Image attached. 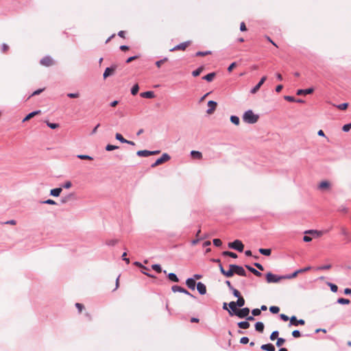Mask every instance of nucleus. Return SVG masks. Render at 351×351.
<instances>
[{
    "mask_svg": "<svg viewBox=\"0 0 351 351\" xmlns=\"http://www.w3.org/2000/svg\"><path fill=\"white\" fill-rule=\"evenodd\" d=\"M40 63L45 66H50L54 64L53 60L49 56L43 58L40 60Z\"/></svg>",
    "mask_w": 351,
    "mask_h": 351,
    "instance_id": "nucleus-8",
    "label": "nucleus"
},
{
    "mask_svg": "<svg viewBox=\"0 0 351 351\" xmlns=\"http://www.w3.org/2000/svg\"><path fill=\"white\" fill-rule=\"evenodd\" d=\"M40 111H33L32 112L29 113L28 115H27L23 119V122H25L35 117L36 115L38 114Z\"/></svg>",
    "mask_w": 351,
    "mask_h": 351,
    "instance_id": "nucleus-19",
    "label": "nucleus"
},
{
    "mask_svg": "<svg viewBox=\"0 0 351 351\" xmlns=\"http://www.w3.org/2000/svg\"><path fill=\"white\" fill-rule=\"evenodd\" d=\"M313 91V88H307V89H300V90H298L297 95H300L302 94H310V93H312Z\"/></svg>",
    "mask_w": 351,
    "mask_h": 351,
    "instance_id": "nucleus-22",
    "label": "nucleus"
},
{
    "mask_svg": "<svg viewBox=\"0 0 351 351\" xmlns=\"http://www.w3.org/2000/svg\"><path fill=\"white\" fill-rule=\"evenodd\" d=\"M330 186L331 184L329 181L324 180L319 184L318 189L322 191H328L330 190Z\"/></svg>",
    "mask_w": 351,
    "mask_h": 351,
    "instance_id": "nucleus-9",
    "label": "nucleus"
},
{
    "mask_svg": "<svg viewBox=\"0 0 351 351\" xmlns=\"http://www.w3.org/2000/svg\"><path fill=\"white\" fill-rule=\"evenodd\" d=\"M154 96V93L153 91H147L141 93V97L143 98H152Z\"/></svg>",
    "mask_w": 351,
    "mask_h": 351,
    "instance_id": "nucleus-23",
    "label": "nucleus"
},
{
    "mask_svg": "<svg viewBox=\"0 0 351 351\" xmlns=\"http://www.w3.org/2000/svg\"><path fill=\"white\" fill-rule=\"evenodd\" d=\"M77 157L82 160H93V158L88 155H78Z\"/></svg>",
    "mask_w": 351,
    "mask_h": 351,
    "instance_id": "nucleus-54",
    "label": "nucleus"
},
{
    "mask_svg": "<svg viewBox=\"0 0 351 351\" xmlns=\"http://www.w3.org/2000/svg\"><path fill=\"white\" fill-rule=\"evenodd\" d=\"M190 41H186L176 45L173 48L171 49V51L176 50H184L190 44Z\"/></svg>",
    "mask_w": 351,
    "mask_h": 351,
    "instance_id": "nucleus-10",
    "label": "nucleus"
},
{
    "mask_svg": "<svg viewBox=\"0 0 351 351\" xmlns=\"http://www.w3.org/2000/svg\"><path fill=\"white\" fill-rule=\"evenodd\" d=\"M337 302L341 304H348L350 303V300L346 298H339Z\"/></svg>",
    "mask_w": 351,
    "mask_h": 351,
    "instance_id": "nucleus-39",
    "label": "nucleus"
},
{
    "mask_svg": "<svg viewBox=\"0 0 351 351\" xmlns=\"http://www.w3.org/2000/svg\"><path fill=\"white\" fill-rule=\"evenodd\" d=\"M186 284L189 288L191 289H195V280L193 278H188L186 281Z\"/></svg>",
    "mask_w": 351,
    "mask_h": 351,
    "instance_id": "nucleus-18",
    "label": "nucleus"
},
{
    "mask_svg": "<svg viewBox=\"0 0 351 351\" xmlns=\"http://www.w3.org/2000/svg\"><path fill=\"white\" fill-rule=\"evenodd\" d=\"M223 275H224L225 276L228 277V278H230L232 277L233 275H234V270L233 269H230L228 271H224V273L223 274Z\"/></svg>",
    "mask_w": 351,
    "mask_h": 351,
    "instance_id": "nucleus-35",
    "label": "nucleus"
},
{
    "mask_svg": "<svg viewBox=\"0 0 351 351\" xmlns=\"http://www.w3.org/2000/svg\"><path fill=\"white\" fill-rule=\"evenodd\" d=\"M138 90H139L138 85V84L134 85L133 87L131 89L132 95H136L138 93Z\"/></svg>",
    "mask_w": 351,
    "mask_h": 351,
    "instance_id": "nucleus-36",
    "label": "nucleus"
},
{
    "mask_svg": "<svg viewBox=\"0 0 351 351\" xmlns=\"http://www.w3.org/2000/svg\"><path fill=\"white\" fill-rule=\"evenodd\" d=\"M250 313V309L249 308H243L241 309H238L236 312V315L238 316L240 318H244L249 315Z\"/></svg>",
    "mask_w": 351,
    "mask_h": 351,
    "instance_id": "nucleus-7",
    "label": "nucleus"
},
{
    "mask_svg": "<svg viewBox=\"0 0 351 351\" xmlns=\"http://www.w3.org/2000/svg\"><path fill=\"white\" fill-rule=\"evenodd\" d=\"M351 129V123L348 124H346L343 126L342 130L343 132H348Z\"/></svg>",
    "mask_w": 351,
    "mask_h": 351,
    "instance_id": "nucleus-55",
    "label": "nucleus"
},
{
    "mask_svg": "<svg viewBox=\"0 0 351 351\" xmlns=\"http://www.w3.org/2000/svg\"><path fill=\"white\" fill-rule=\"evenodd\" d=\"M119 147L118 146H116V145H108L106 147V151H112L114 149H118Z\"/></svg>",
    "mask_w": 351,
    "mask_h": 351,
    "instance_id": "nucleus-48",
    "label": "nucleus"
},
{
    "mask_svg": "<svg viewBox=\"0 0 351 351\" xmlns=\"http://www.w3.org/2000/svg\"><path fill=\"white\" fill-rule=\"evenodd\" d=\"M236 303L238 306L241 307V306H244V304H245V300L242 296L239 297Z\"/></svg>",
    "mask_w": 351,
    "mask_h": 351,
    "instance_id": "nucleus-34",
    "label": "nucleus"
},
{
    "mask_svg": "<svg viewBox=\"0 0 351 351\" xmlns=\"http://www.w3.org/2000/svg\"><path fill=\"white\" fill-rule=\"evenodd\" d=\"M232 291L233 295L235 297H237L238 298H239V297H241V295L240 292L237 289L233 288V289H232Z\"/></svg>",
    "mask_w": 351,
    "mask_h": 351,
    "instance_id": "nucleus-59",
    "label": "nucleus"
},
{
    "mask_svg": "<svg viewBox=\"0 0 351 351\" xmlns=\"http://www.w3.org/2000/svg\"><path fill=\"white\" fill-rule=\"evenodd\" d=\"M170 158V156L168 154L165 153L160 158H158L156 162L151 165V167L152 168H155L156 167L169 161Z\"/></svg>",
    "mask_w": 351,
    "mask_h": 351,
    "instance_id": "nucleus-3",
    "label": "nucleus"
},
{
    "mask_svg": "<svg viewBox=\"0 0 351 351\" xmlns=\"http://www.w3.org/2000/svg\"><path fill=\"white\" fill-rule=\"evenodd\" d=\"M229 306L230 308V309L234 313V314H236V312L238 310L237 306V303L235 302H230L229 303Z\"/></svg>",
    "mask_w": 351,
    "mask_h": 351,
    "instance_id": "nucleus-32",
    "label": "nucleus"
},
{
    "mask_svg": "<svg viewBox=\"0 0 351 351\" xmlns=\"http://www.w3.org/2000/svg\"><path fill=\"white\" fill-rule=\"evenodd\" d=\"M292 335L295 338H298L301 336L300 332L298 330H293L292 332Z\"/></svg>",
    "mask_w": 351,
    "mask_h": 351,
    "instance_id": "nucleus-58",
    "label": "nucleus"
},
{
    "mask_svg": "<svg viewBox=\"0 0 351 351\" xmlns=\"http://www.w3.org/2000/svg\"><path fill=\"white\" fill-rule=\"evenodd\" d=\"M44 90H45V88H40V89H38V90H35L34 92H33V93L31 95V96H34V95H39V94H40V93H41Z\"/></svg>",
    "mask_w": 351,
    "mask_h": 351,
    "instance_id": "nucleus-63",
    "label": "nucleus"
},
{
    "mask_svg": "<svg viewBox=\"0 0 351 351\" xmlns=\"http://www.w3.org/2000/svg\"><path fill=\"white\" fill-rule=\"evenodd\" d=\"M258 251L261 254L265 256H269L271 253V250L270 249L260 248Z\"/></svg>",
    "mask_w": 351,
    "mask_h": 351,
    "instance_id": "nucleus-30",
    "label": "nucleus"
},
{
    "mask_svg": "<svg viewBox=\"0 0 351 351\" xmlns=\"http://www.w3.org/2000/svg\"><path fill=\"white\" fill-rule=\"evenodd\" d=\"M266 79H267V77L266 76H263L259 82L253 88L251 89L250 93L252 94H255L259 90V88L263 84V83L265 82Z\"/></svg>",
    "mask_w": 351,
    "mask_h": 351,
    "instance_id": "nucleus-12",
    "label": "nucleus"
},
{
    "mask_svg": "<svg viewBox=\"0 0 351 351\" xmlns=\"http://www.w3.org/2000/svg\"><path fill=\"white\" fill-rule=\"evenodd\" d=\"M285 342V339H283V338H278L277 339V341H276V346L278 347H280V346H282Z\"/></svg>",
    "mask_w": 351,
    "mask_h": 351,
    "instance_id": "nucleus-46",
    "label": "nucleus"
},
{
    "mask_svg": "<svg viewBox=\"0 0 351 351\" xmlns=\"http://www.w3.org/2000/svg\"><path fill=\"white\" fill-rule=\"evenodd\" d=\"M259 115L254 113V111H245L243 116V119L247 123H255L258 121Z\"/></svg>",
    "mask_w": 351,
    "mask_h": 351,
    "instance_id": "nucleus-1",
    "label": "nucleus"
},
{
    "mask_svg": "<svg viewBox=\"0 0 351 351\" xmlns=\"http://www.w3.org/2000/svg\"><path fill=\"white\" fill-rule=\"evenodd\" d=\"M278 331H274L271 335H270V339L271 341H274L276 339H278Z\"/></svg>",
    "mask_w": 351,
    "mask_h": 351,
    "instance_id": "nucleus-47",
    "label": "nucleus"
},
{
    "mask_svg": "<svg viewBox=\"0 0 351 351\" xmlns=\"http://www.w3.org/2000/svg\"><path fill=\"white\" fill-rule=\"evenodd\" d=\"M256 330L259 332H263L264 330V324L263 322H258L255 324Z\"/></svg>",
    "mask_w": 351,
    "mask_h": 351,
    "instance_id": "nucleus-24",
    "label": "nucleus"
},
{
    "mask_svg": "<svg viewBox=\"0 0 351 351\" xmlns=\"http://www.w3.org/2000/svg\"><path fill=\"white\" fill-rule=\"evenodd\" d=\"M348 106V103H343V104H341L339 105H338L337 107L339 109V110H346Z\"/></svg>",
    "mask_w": 351,
    "mask_h": 351,
    "instance_id": "nucleus-52",
    "label": "nucleus"
},
{
    "mask_svg": "<svg viewBox=\"0 0 351 351\" xmlns=\"http://www.w3.org/2000/svg\"><path fill=\"white\" fill-rule=\"evenodd\" d=\"M197 289L199 293L202 295H204L206 293V287L202 282H198L197 284Z\"/></svg>",
    "mask_w": 351,
    "mask_h": 351,
    "instance_id": "nucleus-15",
    "label": "nucleus"
},
{
    "mask_svg": "<svg viewBox=\"0 0 351 351\" xmlns=\"http://www.w3.org/2000/svg\"><path fill=\"white\" fill-rule=\"evenodd\" d=\"M191 154V156L193 158H197V159H199V160L202 158V153L198 152V151H192Z\"/></svg>",
    "mask_w": 351,
    "mask_h": 351,
    "instance_id": "nucleus-25",
    "label": "nucleus"
},
{
    "mask_svg": "<svg viewBox=\"0 0 351 351\" xmlns=\"http://www.w3.org/2000/svg\"><path fill=\"white\" fill-rule=\"evenodd\" d=\"M252 313L254 316H258L261 315V311L259 308H254L252 310Z\"/></svg>",
    "mask_w": 351,
    "mask_h": 351,
    "instance_id": "nucleus-56",
    "label": "nucleus"
},
{
    "mask_svg": "<svg viewBox=\"0 0 351 351\" xmlns=\"http://www.w3.org/2000/svg\"><path fill=\"white\" fill-rule=\"evenodd\" d=\"M62 191V188H56L50 191V194L54 197H58Z\"/></svg>",
    "mask_w": 351,
    "mask_h": 351,
    "instance_id": "nucleus-20",
    "label": "nucleus"
},
{
    "mask_svg": "<svg viewBox=\"0 0 351 351\" xmlns=\"http://www.w3.org/2000/svg\"><path fill=\"white\" fill-rule=\"evenodd\" d=\"M45 122H46L47 125L51 129H56V128H59V124H58V123H50L48 121H46Z\"/></svg>",
    "mask_w": 351,
    "mask_h": 351,
    "instance_id": "nucleus-40",
    "label": "nucleus"
},
{
    "mask_svg": "<svg viewBox=\"0 0 351 351\" xmlns=\"http://www.w3.org/2000/svg\"><path fill=\"white\" fill-rule=\"evenodd\" d=\"M75 306L78 309L79 313H81L82 310L84 308V305L81 303H76Z\"/></svg>",
    "mask_w": 351,
    "mask_h": 351,
    "instance_id": "nucleus-57",
    "label": "nucleus"
},
{
    "mask_svg": "<svg viewBox=\"0 0 351 351\" xmlns=\"http://www.w3.org/2000/svg\"><path fill=\"white\" fill-rule=\"evenodd\" d=\"M168 278L170 280L173 281V282H178L179 281V279L177 277V276L173 274V273H170L168 274Z\"/></svg>",
    "mask_w": 351,
    "mask_h": 351,
    "instance_id": "nucleus-31",
    "label": "nucleus"
},
{
    "mask_svg": "<svg viewBox=\"0 0 351 351\" xmlns=\"http://www.w3.org/2000/svg\"><path fill=\"white\" fill-rule=\"evenodd\" d=\"M311 269V267L308 266V267H306L304 268L300 269L298 270H299L300 273L301 274V273H304V272L308 271H309Z\"/></svg>",
    "mask_w": 351,
    "mask_h": 351,
    "instance_id": "nucleus-62",
    "label": "nucleus"
},
{
    "mask_svg": "<svg viewBox=\"0 0 351 351\" xmlns=\"http://www.w3.org/2000/svg\"><path fill=\"white\" fill-rule=\"evenodd\" d=\"M171 290L173 291V292H180V293H184L186 295H189L190 296H193L187 290H186L185 289L180 287V286H178V285H174L171 287Z\"/></svg>",
    "mask_w": 351,
    "mask_h": 351,
    "instance_id": "nucleus-14",
    "label": "nucleus"
},
{
    "mask_svg": "<svg viewBox=\"0 0 351 351\" xmlns=\"http://www.w3.org/2000/svg\"><path fill=\"white\" fill-rule=\"evenodd\" d=\"M213 244L217 247H219L222 244V242L219 239H213Z\"/></svg>",
    "mask_w": 351,
    "mask_h": 351,
    "instance_id": "nucleus-51",
    "label": "nucleus"
},
{
    "mask_svg": "<svg viewBox=\"0 0 351 351\" xmlns=\"http://www.w3.org/2000/svg\"><path fill=\"white\" fill-rule=\"evenodd\" d=\"M230 121L232 123H233L234 124H235L237 125L239 124V118L238 117L232 116L230 117Z\"/></svg>",
    "mask_w": 351,
    "mask_h": 351,
    "instance_id": "nucleus-38",
    "label": "nucleus"
},
{
    "mask_svg": "<svg viewBox=\"0 0 351 351\" xmlns=\"http://www.w3.org/2000/svg\"><path fill=\"white\" fill-rule=\"evenodd\" d=\"M118 243L117 239H110L106 241V244L108 245H114Z\"/></svg>",
    "mask_w": 351,
    "mask_h": 351,
    "instance_id": "nucleus-49",
    "label": "nucleus"
},
{
    "mask_svg": "<svg viewBox=\"0 0 351 351\" xmlns=\"http://www.w3.org/2000/svg\"><path fill=\"white\" fill-rule=\"evenodd\" d=\"M215 76V73H210L205 76L203 77V79L208 81L211 82L213 81L214 77Z\"/></svg>",
    "mask_w": 351,
    "mask_h": 351,
    "instance_id": "nucleus-28",
    "label": "nucleus"
},
{
    "mask_svg": "<svg viewBox=\"0 0 351 351\" xmlns=\"http://www.w3.org/2000/svg\"><path fill=\"white\" fill-rule=\"evenodd\" d=\"M261 349L267 351H275V347L271 343L262 345Z\"/></svg>",
    "mask_w": 351,
    "mask_h": 351,
    "instance_id": "nucleus-17",
    "label": "nucleus"
},
{
    "mask_svg": "<svg viewBox=\"0 0 351 351\" xmlns=\"http://www.w3.org/2000/svg\"><path fill=\"white\" fill-rule=\"evenodd\" d=\"M229 267H230V269H233L234 274H237L241 276H246V272H245V269L241 266H239L237 265H230Z\"/></svg>",
    "mask_w": 351,
    "mask_h": 351,
    "instance_id": "nucleus-5",
    "label": "nucleus"
},
{
    "mask_svg": "<svg viewBox=\"0 0 351 351\" xmlns=\"http://www.w3.org/2000/svg\"><path fill=\"white\" fill-rule=\"evenodd\" d=\"M202 71V68H201V67L198 68L192 72V75L194 77H197V76L199 75V74L201 73Z\"/></svg>",
    "mask_w": 351,
    "mask_h": 351,
    "instance_id": "nucleus-45",
    "label": "nucleus"
},
{
    "mask_svg": "<svg viewBox=\"0 0 351 351\" xmlns=\"http://www.w3.org/2000/svg\"><path fill=\"white\" fill-rule=\"evenodd\" d=\"M43 204H51V205H54L56 204V202L53 199H49L46 201H44L42 202Z\"/></svg>",
    "mask_w": 351,
    "mask_h": 351,
    "instance_id": "nucleus-60",
    "label": "nucleus"
},
{
    "mask_svg": "<svg viewBox=\"0 0 351 351\" xmlns=\"http://www.w3.org/2000/svg\"><path fill=\"white\" fill-rule=\"evenodd\" d=\"M74 197H75V195H74L73 193H70V194H69L68 195H66V196L64 197L62 199L61 202H62V203H66V202H67L68 201H69V200H71V199H74Z\"/></svg>",
    "mask_w": 351,
    "mask_h": 351,
    "instance_id": "nucleus-26",
    "label": "nucleus"
},
{
    "mask_svg": "<svg viewBox=\"0 0 351 351\" xmlns=\"http://www.w3.org/2000/svg\"><path fill=\"white\" fill-rule=\"evenodd\" d=\"M269 311L274 313V314H276L278 313L279 311H280V308L278 306H272L269 308Z\"/></svg>",
    "mask_w": 351,
    "mask_h": 351,
    "instance_id": "nucleus-41",
    "label": "nucleus"
},
{
    "mask_svg": "<svg viewBox=\"0 0 351 351\" xmlns=\"http://www.w3.org/2000/svg\"><path fill=\"white\" fill-rule=\"evenodd\" d=\"M217 102L214 101H209L208 102V110H215L217 107Z\"/></svg>",
    "mask_w": 351,
    "mask_h": 351,
    "instance_id": "nucleus-29",
    "label": "nucleus"
},
{
    "mask_svg": "<svg viewBox=\"0 0 351 351\" xmlns=\"http://www.w3.org/2000/svg\"><path fill=\"white\" fill-rule=\"evenodd\" d=\"M222 254L223 256H230V257L234 258H237V255L235 253L232 252H229V251H225V252H223L222 253Z\"/></svg>",
    "mask_w": 351,
    "mask_h": 351,
    "instance_id": "nucleus-33",
    "label": "nucleus"
},
{
    "mask_svg": "<svg viewBox=\"0 0 351 351\" xmlns=\"http://www.w3.org/2000/svg\"><path fill=\"white\" fill-rule=\"evenodd\" d=\"M9 49V47L7 44L5 43H3L2 45H1V49H2V51L3 52H5L8 50Z\"/></svg>",
    "mask_w": 351,
    "mask_h": 351,
    "instance_id": "nucleus-64",
    "label": "nucleus"
},
{
    "mask_svg": "<svg viewBox=\"0 0 351 351\" xmlns=\"http://www.w3.org/2000/svg\"><path fill=\"white\" fill-rule=\"evenodd\" d=\"M249 342V339L247 337H243L240 339V343L243 344H246Z\"/></svg>",
    "mask_w": 351,
    "mask_h": 351,
    "instance_id": "nucleus-61",
    "label": "nucleus"
},
{
    "mask_svg": "<svg viewBox=\"0 0 351 351\" xmlns=\"http://www.w3.org/2000/svg\"><path fill=\"white\" fill-rule=\"evenodd\" d=\"M228 247L240 252H242L244 249V245L240 240H235L232 243H229Z\"/></svg>",
    "mask_w": 351,
    "mask_h": 351,
    "instance_id": "nucleus-4",
    "label": "nucleus"
},
{
    "mask_svg": "<svg viewBox=\"0 0 351 351\" xmlns=\"http://www.w3.org/2000/svg\"><path fill=\"white\" fill-rule=\"evenodd\" d=\"M117 69L116 65H112L110 67H107L106 70L104 71V73L103 74V77L104 79L107 78L108 76L113 74V73Z\"/></svg>",
    "mask_w": 351,
    "mask_h": 351,
    "instance_id": "nucleus-11",
    "label": "nucleus"
},
{
    "mask_svg": "<svg viewBox=\"0 0 351 351\" xmlns=\"http://www.w3.org/2000/svg\"><path fill=\"white\" fill-rule=\"evenodd\" d=\"M160 153V150L156 151H148V150H140L136 152V154L141 157H147L152 155H157Z\"/></svg>",
    "mask_w": 351,
    "mask_h": 351,
    "instance_id": "nucleus-6",
    "label": "nucleus"
},
{
    "mask_svg": "<svg viewBox=\"0 0 351 351\" xmlns=\"http://www.w3.org/2000/svg\"><path fill=\"white\" fill-rule=\"evenodd\" d=\"M245 267L250 271L252 272L253 274H254L255 276H258V277H260L262 276V274L257 271L256 269H255L254 268L249 266V265H245Z\"/></svg>",
    "mask_w": 351,
    "mask_h": 351,
    "instance_id": "nucleus-21",
    "label": "nucleus"
},
{
    "mask_svg": "<svg viewBox=\"0 0 351 351\" xmlns=\"http://www.w3.org/2000/svg\"><path fill=\"white\" fill-rule=\"evenodd\" d=\"M304 233L309 234H311V235H313V236L317 237H321L323 234V232L315 230H307V231H305Z\"/></svg>",
    "mask_w": 351,
    "mask_h": 351,
    "instance_id": "nucleus-16",
    "label": "nucleus"
},
{
    "mask_svg": "<svg viewBox=\"0 0 351 351\" xmlns=\"http://www.w3.org/2000/svg\"><path fill=\"white\" fill-rule=\"evenodd\" d=\"M328 285L330 286V289L332 292L335 293L337 291L338 287L336 285H334L332 283H328Z\"/></svg>",
    "mask_w": 351,
    "mask_h": 351,
    "instance_id": "nucleus-53",
    "label": "nucleus"
},
{
    "mask_svg": "<svg viewBox=\"0 0 351 351\" xmlns=\"http://www.w3.org/2000/svg\"><path fill=\"white\" fill-rule=\"evenodd\" d=\"M152 269L154 270H155L156 272L158 273H160L162 272V269H161V267L160 265H157V264H155V265H153L152 266Z\"/></svg>",
    "mask_w": 351,
    "mask_h": 351,
    "instance_id": "nucleus-43",
    "label": "nucleus"
},
{
    "mask_svg": "<svg viewBox=\"0 0 351 351\" xmlns=\"http://www.w3.org/2000/svg\"><path fill=\"white\" fill-rule=\"evenodd\" d=\"M286 276H278L271 272H269L266 274V280L268 283L271 282H278L282 279H285Z\"/></svg>",
    "mask_w": 351,
    "mask_h": 351,
    "instance_id": "nucleus-2",
    "label": "nucleus"
},
{
    "mask_svg": "<svg viewBox=\"0 0 351 351\" xmlns=\"http://www.w3.org/2000/svg\"><path fill=\"white\" fill-rule=\"evenodd\" d=\"M290 324L293 326L304 325L305 321L304 319H298L295 316H292L290 318Z\"/></svg>",
    "mask_w": 351,
    "mask_h": 351,
    "instance_id": "nucleus-13",
    "label": "nucleus"
},
{
    "mask_svg": "<svg viewBox=\"0 0 351 351\" xmlns=\"http://www.w3.org/2000/svg\"><path fill=\"white\" fill-rule=\"evenodd\" d=\"M210 53H211L210 51H197L196 53V56H206V55H208V54H210Z\"/></svg>",
    "mask_w": 351,
    "mask_h": 351,
    "instance_id": "nucleus-42",
    "label": "nucleus"
},
{
    "mask_svg": "<svg viewBox=\"0 0 351 351\" xmlns=\"http://www.w3.org/2000/svg\"><path fill=\"white\" fill-rule=\"evenodd\" d=\"M331 265L328 264V265H323V266H320L319 267H317V269L319 270H328V269H330L331 268Z\"/></svg>",
    "mask_w": 351,
    "mask_h": 351,
    "instance_id": "nucleus-50",
    "label": "nucleus"
},
{
    "mask_svg": "<svg viewBox=\"0 0 351 351\" xmlns=\"http://www.w3.org/2000/svg\"><path fill=\"white\" fill-rule=\"evenodd\" d=\"M168 58H164L162 60H158L156 62V65L157 66V67H160L161 65L166 61H167Z\"/></svg>",
    "mask_w": 351,
    "mask_h": 351,
    "instance_id": "nucleus-44",
    "label": "nucleus"
},
{
    "mask_svg": "<svg viewBox=\"0 0 351 351\" xmlns=\"http://www.w3.org/2000/svg\"><path fill=\"white\" fill-rule=\"evenodd\" d=\"M115 137H116V138H117L118 141H121V143H125V142H127V140H126V139H125V138L123 137V136H122L121 134H119V133H117V134H116V135H115Z\"/></svg>",
    "mask_w": 351,
    "mask_h": 351,
    "instance_id": "nucleus-37",
    "label": "nucleus"
},
{
    "mask_svg": "<svg viewBox=\"0 0 351 351\" xmlns=\"http://www.w3.org/2000/svg\"><path fill=\"white\" fill-rule=\"evenodd\" d=\"M250 323L248 322H241L238 323V326L242 329H247L250 327Z\"/></svg>",
    "mask_w": 351,
    "mask_h": 351,
    "instance_id": "nucleus-27",
    "label": "nucleus"
}]
</instances>
